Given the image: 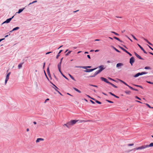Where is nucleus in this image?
Returning a JSON list of instances; mask_svg holds the SVG:
<instances>
[{
  "label": "nucleus",
  "mask_w": 153,
  "mask_h": 153,
  "mask_svg": "<svg viewBox=\"0 0 153 153\" xmlns=\"http://www.w3.org/2000/svg\"><path fill=\"white\" fill-rule=\"evenodd\" d=\"M109 84H110L112 86H113L114 87L116 88H117V86H116V85H114L113 84L110 82Z\"/></svg>",
  "instance_id": "bb28decb"
},
{
  "label": "nucleus",
  "mask_w": 153,
  "mask_h": 153,
  "mask_svg": "<svg viewBox=\"0 0 153 153\" xmlns=\"http://www.w3.org/2000/svg\"><path fill=\"white\" fill-rule=\"evenodd\" d=\"M87 57H88L89 59H91L90 56L89 55H87Z\"/></svg>",
  "instance_id": "bf43d9fd"
},
{
  "label": "nucleus",
  "mask_w": 153,
  "mask_h": 153,
  "mask_svg": "<svg viewBox=\"0 0 153 153\" xmlns=\"http://www.w3.org/2000/svg\"><path fill=\"white\" fill-rule=\"evenodd\" d=\"M59 94H60L61 95H62V94L61 93L58 91H57Z\"/></svg>",
  "instance_id": "69168bd1"
},
{
  "label": "nucleus",
  "mask_w": 153,
  "mask_h": 153,
  "mask_svg": "<svg viewBox=\"0 0 153 153\" xmlns=\"http://www.w3.org/2000/svg\"><path fill=\"white\" fill-rule=\"evenodd\" d=\"M134 53L135 55L136 56L137 58H139V59H143V58H141V57L140 55H138L137 53H136V52H135Z\"/></svg>",
  "instance_id": "9b49d317"
},
{
  "label": "nucleus",
  "mask_w": 153,
  "mask_h": 153,
  "mask_svg": "<svg viewBox=\"0 0 153 153\" xmlns=\"http://www.w3.org/2000/svg\"><path fill=\"white\" fill-rule=\"evenodd\" d=\"M11 73L10 72H9L6 75L5 81V84L6 85L7 82V81L9 79V76L10 74Z\"/></svg>",
  "instance_id": "20e7f679"
},
{
  "label": "nucleus",
  "mask_w": 153,
  "mask_h": 153,
  "mask_svg": "<svg viewBox=\"0 0 153 153\" xmlns=\"http://www.w3.org/2000/svg\"><path fill=\"white\" fill-rule=\"evenodd\" d=\"M24 8H23V9H19V10L18 13H21L22 12V11H23V10H24Z\"/></svg>",
  "instance_id": "4be33fe9"
},
{
  "label": "nucleus",
  "mask_w": 153,
  "mask_h": 153,
  "mask_svg": "<svg viewBox=\"0 0 153 153\" xmlns=\"http://www.w3.org/2000/svg\"><path fill=\"white\" fill-rule=\"evenodd\" d=\"M44 140V139L42 138H37L36 140V143H38L40 141H42Z\"/></svg>",
  "instance_id": "9d476101"
},
{
  "label": "nucleus",
  "mask_w": 153,
  "mask_h": 153,
  "mask_svg": "<svg viewBox=\"0 0 153 153\" xmlns=\"http://www.w3.org/2000/svg\"><path fill=\"white\" fill-rule=\"evenodd\" d=\"M147 82L148 83H149V84H153V82H151L150 81H147Z\"/></svg>",
  "instance_id": "c03bdc74"
},
{
  "label": "nucleus",
  "mask_w": 153,
  "mask_h": 153,
  "mask_svg": "<svg viewBox=\"0 0 153 153\" xmlns=\"http://www.w3.org/2000/svg\"><path fill=\"white\" fill-rule=\"evenodd\" d=\"M59 71L61 73V74L62 75V74H63L62 73V72L61 71V69H60L59 70Z\"/></svg>",
  "instance_id": "6e6d98bb"
},
{
  "label": "nucleus",
  "mask_w": 153,
  "mask_h": 153,
  "mask_svg": "<svg viewBox=\"0 0 153 153\" xmlns=\"http://www.w3.org/2000/svg\"><path fill=\"white\" fill-rule=\"evenodd\" d=\"M109 94H111V95H112V96H115V95H114V94L113 93H112L111 92H110L109 93Z\"/></svg>",
  "instance_id": "79ce46f5"
},
{
  "label": "nucleus",
  "mask_w": 153,
  "mask_h": 153,
  "mask_svg": "<svg viewBox=\"0 0 153 153\" xmlns=\"http://www.w3.org/2000/svg\"><path fill=\"white\" fill-rule=\"evenodd\" d=\"M62 76L65 78L67 80H68V79L65 76L64 74H62Z\"/></svg>",
  "instance_id": "a18cd8bd"
},
{
  "label": "nucleus",
  "mask_w": 153,
  "mask_h": 153,
  "mask_svg": "<svg viewBox=\"0 0 153 153\" xmlns=\"http://www.w3.org/2000/svg\"><path fill=\"white\" fill-rule=\"evenodd\" d=\"M124 52H126V53H128V52L127 51L126 49L125 50V51H124Z\"/></svg>",
  "instance_id": "338daca9"
},
{
  "label": "nucleus",
  "mask_w": 153,
  "mask_h": 153,
  "mask_svg": "<svg viewBox=\"0 0 153 153\" xmlns=\"http://www.w3.org/2000/svg\"><path fill=\"white\" fill-rule=\"evenodd\" d=\"M134 62V58L133 57H131L130 59V63L132 65L133 63Z\"/></svg>",
  "instance_id": "0eeeda50"
},
{
  "label": "nucleus",
  "mask_w": 153,
  "mask_h": 153,
  "mask_svg": "<svg viewBox=\"0 0 153 153\" xmlns=\"http://www.w3.org/2000/svg\"><path fill=\"white\" fill-rule=\"evenodd\" d=\"M149 48L153 51V49L149 45H148Z\"/></svg>",
  "instance_id": "4d7b16f0"
},
{
  "label": "nucleus",
  "mask_w": 153,
  "mask_h": 153,
  "mask_svg": "<svg viewBox=\"0 0 153 153\" xmlns=\"http://www.w3.org/2000/svg\"><path fill=\"white\" fill-rule=\"evenodd\" d=\"M67 127L68 128H69L70 127L72 126H73L71 121L67 123Z\"/></svg>",
  "instance_id": "ddd939ff"
},
{
  "label": "nucleus",
  "mask_w": 153,
  "mask_h": 153,
  "mask_svg": "<svg viewBox=\"0 0 153 153\" xmlns=\"http://www.w3.org/2000/svg\"><path fill=\"white\" fill-rule=\"evenodd\" d=\"M133 90H134V91H138V90L137 89H136L134 88H133Z\"/></svg>",
  "instance_id": "0e129e2a"
},
{
  "label": "nucleus",
  "mask_w": 153,
  "mask_h": 153,
  "mask_svg": "<svg viewBox=\"0 0 153 153\" xmlns=\"http://www.w3.org/2000/svg\"><path fill=\"white\" fill-rule=\"evenodd\" d=\"M52 52H48L47 53H46V54H49L51 53Z\"/></svg>",
  "instance_id": "e2e57ef3"
},
{
  "label": "nucleus",
  "mask_w": 153,
  "mask_h": 153,
  "mask_svg": "<svg viewBox=\"0 0 153 153\" xmlns=\"http://www.w3.org/2000/svg\"><path fill=\"white\" fill-rule=\"evenodd\" d=\"M97 68H96L92 69H87V70L84 71L86 72H89L93 71L94 70L96 69Z\"/></svg>",
  "instance_id": "423d86ee"
},
{
  "label": "nucleus",
  "mask_w": 153,
  "mask_h": 153,
  "mask_svg": "<svg viewBox=\"0 0 153 153\" xmlns=\"http://www.w3.org/2000/svg\"><path fill=\"white\" fill-rule=\"evenodd\" d=\"M135 98L136 99H138L139 100H141V99L140 98L138 97L137 96H135Z\"/></svg>",
  "instance_id": "37998d69"
},
{
  "label": "nucleus",
  "mask_w": 153,
  "mask_h": 153,
  "mask_svg": "<svg viewBox=\"0 0 153 153\" xmlns=\"http://www.w3.org/2000/svg\"><path fill=\"white\" fill-rule=\"evenodd\" d=\"M124 52H126V53H128V52L127 51L126 49L125 50V51H124Z\"/></svg>",
  "instance_id": "774afa93"
},
{
  "label": "nucleus",
  "mask_w": 153,
  "mask_h": 153,
  "mask_svg": "<svg viewBox=\"0 0 153 153\" xmlns=\"http://www.w3.org/2000/svg\"><path fill=\"white\" fill-rule=\"evenodd\" d=\"M142 38L148 43L149 42L147 39H145V38L143 37Z\"/></svg>",
  "instance_id": "c9c22d12"
},
{
  "label": "nucleus",
  "mask_w": 153,
  "mask_h": 153,
  "mask_svg": "<svg viewBox=\"0 0 153 153\" xmlns=\"http://www.w3.org/2000/svg\"><path fill=\"white\" fill-rule=\"evenodd\" d=\"M37 1H33V2H31V3H30L29 4H32L33 3H34L36 2H37Z\"/></svg>",
  "instance_id": "4c0bfd02"
},
{
  "label": "nucleus",
  "mask_w": 153,
  "mask_h": 153,
  "mask_svg": "<svg viewBox=\"0 0 153 153\" xmlns=\"http://www.w3.org/2000/svg\"><path fill=\"white\" fill-rule=\"evenodd\" d=\"M59 71L61 73V74L62 75V74H63L62 73V72L61 71V69H60L59 70Z\"/></svg>",
  "instance_id": "864d4df0"
},
{
  "label": "nucleus",
  "mask_w": 153,
  "mask_h": 153,
  "mask_svg": "<svg viewBox=\"0 0 153 153\" xmlns=\"http://www.w3.org/2000/svg\"><path fill=\"white\" fill-rule=\"evenodd\" d=\"M120 82H122L125 85H126L128 86V85L125 82H124L123 81H122V80H120Z\"/></svg>",
  "instance_id": "b1692460"
},
{
  "label": "nucleus",
  "mask_w": 153,
  "mask_h": 153,
  "mask_svg": "<svg viewBox=\"0 0 153 153\" xmlns=\"http://www.w3.org/2000/svg\"><path fill=\"white\" fill-rule=\"evenodd\" d=\"M91 121V120H87V121H85V120H82L81 122H90V121Z\"/></svg>",
  "instance_id": "ea45409f"
},
{
  "label": "nucleus",
  "mask_w": 153,
  "mask_h": 153,
  "mask_svg": "<svg viewBox=\"0 0 153 153\" xmlns=\"http://www.w3.org/2000/svg\"><path fill=\"white\" fill-rule=\"evenodd\" d=\"M45 62H44L43 63V68H44L45 67Z\"/></svg>",
  "instance_id": "052dcab7"
},
{
  "label": "nucleus",
  "mask_w": 153,
  "mask_h": 153,
  "mask_svg": "<svg viewBox=\"0 0 153 153\" xmlns=\"http://www.w3.org/2000/svg\"><path fill=\"white\" fill-rule=\"evenodd\" d=\"M131 36H132L133 38H134V39H135V40H137V39L135 37V36H134L133 35H132V34H131Z\"/></svg>",
  "instance_id": "72a5a7b5"
},
{
  "label": "nucleus",
  "mask_w": 153,
  "mask_h": 153,
  "mask_svg": "<svg viewBox=\"0 0 153 153\" xmlns=\"http://www.w3.org/2000/svg\"><path fill=\"white\" fill-rule=\"evenodd\" d=\"M14 16H13L12 17L7 19L6 20V21L4 22L3 23H7L10 22V21L13 18Z\"/></svg>",
  "instance_id": "6e6552de"
},
{
  "label": "nucleus",
  "mask_w": 153,
  "mask_h": 153,
  "mask_svg": "<svg viewBox=\"0 0 153 153\" xmlns=\"http://www.w3.org/2000/svg\"><path fill=\"white\" fill-rule=\"evenodd\" d=\"M114 39H115L117 40L120 41V42H122V41L120 40L119 38H117V37H116L115 36H114Z\"/></svg>",
  "instance_id": "f3484780"
},
{
  "label": "nucleus",
  "mask_w": 153,
  "mask_h": 153,
  "mask_svg": "<svg viewBox=\"0 0 153 153\" xmlns=\"http://www.w3.org/2000/svg\"><path fill=\"white\" fill-rule=\"evenodd\" d=\"M149 147H153V143H150L149 145Z\"/></svg>",
  "instance_id": "cd10ccee"
},
{
  "label": "nucleus",
  "mask_w": 153,
  "mask_h": 153,
  "mask_svg": "<svg viewBox=\"0 0 153 153\" xmlns=\"http://www.w3.org/2000/svg\"><path fill=\"white\" fill-rule=\"evenodd\" d=\"M100 79L102 81H104L107 83H108L109 84L110 83V82H108V81L107 79L106 78H105L101 77L100 78Z\"/></svg>",
  "instance_id": "39448f33"
},
{
  "label": "nucleus",
  "mask_w": 153,
  "mask_h": 153,
  "mask_svg": "<svg viewBox=\"0 0 153 153\" xmlns=\"http://www.w3.org/2000/svg\"><path fill=\"white\" fill-rule=\"evenodd\" d=\"M123 64L122 63H117L116 65V67L118 68H119V67H121L123 65Z\"/></svg>",
  "instance_id": "f8f14e48"
},
{
  "label": "nucleus",
  "mask_w": 153,
  "mask_h": 153,
  "mask_svg": "<svg viewBox=\"0 0 153 153\" xmlns=\"http://www.w3.org/2000/svg\"><path fill=\"white\" fill-rule=\"evenodd\" d=\"M134 144L133 143H131V144H128V146H133Z\"/></svg>",
  "instance_id": "e433bc0d"
},
{
  "label": "nucleus",
  "mask_w": 153,
  "mask_h": 153,
  "mask_svg": "<svg viewBox=\"0 0 153 153\" xmlns=\"http://www.w3.org/2000/svg\"><path fill=\"white\" fill-rule=\"evenodd\" d=\"M73 89L75 91H77L78 93H81V91H80L77 88H74Z\"/></svg>",
  "instance_id": "aec40b11"
},
{
  "label": "nucleus",
  "mask_w": 153,
  "mask_h": 153,
  "mask_svg": "<svg viewBox=\"0 0 153 153\" xmlns=\"http://www.w3.org/2000/svg\"><path fill=\"white\" fill-rule=\"evenodd\" d=\"M98 74H99L97 71H96L93 75L92 76H89L88 77H94Z\"/></svg>",
  "instance_id": "2eb2a0df"
},
{
  "label": "nucleus",
  "mask_w": 153,
  "mask_h": 153,
  "mask_svg": "<svg viewBox=\"0 0 153 153\" xmlns=\"http://www.w3.org/2000/svg\"><path fill=\"white\" fill-rule=\"evenodd\" d=\"M19 27H16L14 28L13 29V30L10 31V32H12V31H14V30H17L19 29Z\"/></svg>",
  "instance_id": "412c9836"
},
{
  "label": "nucleus",
  "mask_w": 153,
  "mask_h": 153,
  "mask_svg": "<svg viewBox=\"0 0 153 153\" xmlns=\"http://www.w3.org/2000/svg\"><path fill=\"white\" fill-rule=\"evenodd\" d=\"M71 79H73V80H74V81H76L75 79H74V77L72 76H71Z\"/></svg>",
  "instance_id": "49530a36"
},
{
  "label": "nucleus",
  "mask_w": 153,
  "mask_h": 153,
  "mask_svg": "<svg viewBox=\"0 0 153 153\" xmlns=\"http://www.w3.org/2000/svg\"><path fill=\"white\" fill-rule=\"evenodd\" d=\"M78 120H72L71 121L72 125L75 124L78 121Z\"/></svg>",
  "instance_id": "1a4fd4ad"
},
{
  "label": "nucleus",
  "mask_w": 153,
  "mask_h": 153,
  "mask_svg": "<svg viewBox=\"0 0 153 153\" xmlns=\"http://www.w3.org/2000/svg\"><path fill=\"white\" fill-rule=\"evenodd\" d=\"M23 63H21L20 64H19L18 66V68L19 69H20L22 67V65Z\"/></svg>",
  "instance_id": "6ab92c4d"
},
{
  "label": "nucleus",
  "mask_w": 153,
  "mask_h": 153,
  "mask_svg": "<svg viewBox=\"0 0 153 153\" xmlns=\"http://www.w3.org/2000/svg\"><path fill=\"white\" fill-rule=\"evenodd\" d=\"M98 68L99 70L97 71H96L98 73H100L103 69H104V65H101L98 67Z\"/></svg>",
  "instance_id": "f03ea898"
},
{
  "label": "nucleus",
  "mask_w": 153,
  "mask_h": 153,
  "mask_svg": "<svg viewBox=\"0 0 153 153\" xmlns=\"http://www.w3.org/2000/svg\"><path fill=\"white\" fill-rule=\"evenodd\" d=\"M146 105L149 108H153V107H151L150 105L148 104H147V103H146Z\"/></svg>",
  "instance_id": "473e14b6"
},
{
  "label": "nucleus",
  "mask_w": 153,
  "mask_h": 153,
  "mask_svg": "<svg viewBox=\"0 0 153 153\" xmlns=\"http://www.w3.org/2000/svg\"><path fill=\"white\" fill-rule=\"evenodd\" d=\"M59 71L61 73V74L62 75V74H63L62 73V72L61 71V69H60L59 70Z\"/></svg>",
  "instance_id": "603ef678"
},
{
  "label": "nucleus",
  "mask_w": 153,
  "mask_h": 153,
  "mask_svg": "<svg viewBox=\"0 0 153 153\" xmlns=\"http://www.w3.org/2000/svg\"><path fill=\"white\" fill-rule=\"evenodd\" d=\"M145 69H150V68L149 67H146L145 68Z\"/></svg>",
  "instance_id": "a19ab883"
},
{
  "label": "nucleus",
  "mask_w": 153,
  "mask_h": 153,
  "mask_svg": "<svg viewBox=\"0 0 153 153\" xmlns=\"http://www.w3.org/2000/svg\"><path fill=\"white\" fill-rule=\"evenodd\" d=\"M113 48L114 49V50H115L117 52H120V51H119L115 47H113Z\"/></svg>",
  "instance_id": "c85d7f7f"
},
{
  "label": "nucleus",
  "mask_w": 153,
  "mask_h": 153,
  "mask_svg": "<svg viewBox=\"0 0 153 153\" xmlns=\"http://www.w3.org/2000/svg\"><path fill=\"white\" fill-rule=\"evenodd\" d=\"M147 73V72H143L141 73H138L136 74L135 75H134V77H136L140 75H143V74H146Z\"/></svg>",
  "instance_id": "7ed1b4c3"
},
{
  "label": "nucleus",
  "mask_w": 153,
  "mask_h": 153,
  "mask_svg": "<svg viewBox=\"0 0 153 153\" xmlns=\"http://www.w3.org/2000/svg\"><path fill=\"white\" fill-rule=\"evenodd\" d=\"M120 48L122 50H123V51H125V50L124 48H123L121 47H120Z\"/></svg>",
  "instance_id": "de8ad7c7"
},
{
  "label": "nucleus",
  "mask_w": 153,
  "mask_h": 153,
  "mask_svg": "<svg viewBox=\"0 0 153 153\" xmlns=\"http://www.w3.org/2000/svg\"><path fill=\"white\" fill-rule=\"evenodd\" d=\"M90 85L96 87H97V85Z\"/></svg>",
  "instance_id": "8fccbe9b"
},
{
  "label": "nucleus",
  "mask_w": 153,
  "mask_h": 153,
  "mask_svg": "<svg viewBox=\"0 0 153 153\" xmlns=\"http://www.w3.org/2000/svg\"><path fill=\"white\" fill-rule=\"evenodd\" d=\"M71 51H68L66 54H65V55L66 56H68V55H69V54H70L71 53Z\"/></svg>",
  "instance_id": "f704fd0d"
},
{
  "label": "nucleus",
  "mask_w": 153,
  "mask_h": 153,
  "mask_svg": "<svg viewBox=\"0 0 153 153\" xmlns=\"http://www.w3.org/2000/svg\"><path fill=\"white\" fill-rule=\"evenodd\" d=\"M53 86H54V87H53L54 89L56 91H58L57 89H58V88L54 85H53Z\"/></svg>",
  "instance_id": "a878e982"
},
{
  "label": "nucleus",
  "mask_w": 153,
  "mask_h": 153,
  "mask_svg": "<svg viewBox=\"0 0 153 153\" xmlns=\"http://www.w3.org/2000/svg\"><path fill=\"white\" fill-rule=\"evenodd\" d=\"M47 73H48V75H49V74H50V72H49V67H48L47 68Z\"/></svg>",
  "instance_id": "c756f323"
},
{
  "label": "nucleus",
  "mask_w": 153,
  "mask_h": 153,
  "mask_svg": "<svg viewBox=\"0 0 153 153\" xmlns=\"http://www.w3.org/2000/svg\"><path fill=\"white\" fill-rule=\"evenodd\" d=\"M90 102L93 104H94L95 103V102L93 101H92V100H90Z\"/></svg>",
  "instance_id": "13d9d810"
},
{
  "label": "nucleus",
  "mask_w": 153,
  "mask_h": 153,
  "mask_svg": "<svg viewBox=\"0 0 153 153\" xmlns=\"http://www.w3.org/2000/svg\"><path fill=\"white\" fill-rule=\"evenodd\" d=\"M59 71L61 73V74L62 75V74H63L62 73V72L61 71V69H60L59 70Z\"/></svg>",
  "instance_id": "5fc2aeb1"
},
{
  "label": "nucleus",
  "mask_w": 153,
  "mask_h": 153,
  "mask_svg": "<svg viewBox=\"0 0 153 153\" xmlns=\"http://www.w3.org/2000/svg\"><path fill=\"white\" fill-rule=\"evenodd\" d=\"M139 46L140 48L142 50L144 53H147L145 51L144 49L139 44H137Z\"/></svg>",
  "instance_id": "4468645a"
},
{
  "label": "nucleus",
  "mask_w": 153,
  "mask_h": 153,
  "mask_svg": "<svg viewBox=\"0 0 153 153\" xmlns=\"http://www.w3.org/2000/svg\"><path fill=\"white\" fill-rule=\"evenodd\" d=\"M111 33H114L116 35H117V36H119V34H118L117 33H116L115 32L111 31Z\"/></svg>",
  "instance_id": "2f4dec72"
},
{
  "label": "nucleus",
  "mask_w": 153,
  "mask_h": 153,
  "mask_svg": "<svg viewBox=\"0 0 153 153\" xmlns=\"http://www.w3.org/2000/svg\"><path fill=\"white\" fill-rule=\"evenodd\" d=\"M128 87H129L131 89H132L133 90V88L132 87L129 86L128 85V86H127Z\"/></svg>",
  "instance_id": "09e8293b"
},
{
  "label": "nucleus",
  "mask_w": 153,
  "mask_h": 153,
  "mask_svg": "<svg viewBox=\"0 0 153 153\" xmlns=\"http://www.w3.org/2000/svg\"><path fill=\"white\" fill-rule=\"evenodd\" d=\"M62 51V50H60L59 53H58V55H57L56 56V59H58V57H59V56H60V55H59V54Z\"/></svg>",
  "instance_id": "a211bd4d"
},
{
  "label": "nucleus",
  "mask_w": 153,
  "mask_h": 153,
  "mask_svg": "<svg viewBox=\"0 0 153 153\" xmlns=\"http://www.w3.org/2000/svg\"><path fill=\"white\" fill-rule=\"evenodd\" d=\"M127 53L130 56H132V54L131 53H129V52H128Z\"/></svg>",
  "instance_id": "680f3d73"
},
{
  "label": "nucleus",
  "mask_w": 153,
  "mask_h": 153,
  "mask_svg": "<svg viewBox=\"0 0 153 153\" xmlns=\"http://www.w3.org/2000/svg\"><path fill=\"white\" fill-rule=\"evenodd\" d=\"M95 102L99 104H101V102L97 100H95Z\"/></svg>",
  "instance_id": "7c9ffc66"
},
{
  "label": "nucleus",
  "mask_w": 153,
  "mask_h": 153,
  "mask_svg": "<svg viewBox=\"0 0 153 153\" xmlns=\"http://www.w3.org/2000/svg\"><path fill=\"white\" fill-rule=\"evenodd\" d=\"M125 93H126V94H129L131 92L130 91H125Z\"/></svg>",
  "instance_id": "393cba45"
},
{
  "label": "nucleus",
  "mask_w": 153,
  "mask_h": 153,
  "mask_svg": "<svg viewBox=\"0 0 153 153\" xmlns=\"http://www.w3.org/2000/svg\"><path fill=\"white\" fill-rule=\"evenodd\" d=\"M49 100V98H47V99L45 100V103L46 102V101H48V100Z\"/></svg>",
  "instance_id": "3c124183"
},
{
  "label": "nucleus",
  "mask_w": 153,
  "mask_h": 153,
  "mask_svg": "<svg viewBox=\"0 0 153 153\" xmlns=\"http://www.w3.org/2000/svg\"><path fill=\"white\" fill-rule=\"evenodd\" d=\"M61 63L60 62L58 65V68L59 70L60 69H61Z\"/></svg>",
  "instance_id": "5701e85b"
},
{
  "label": "nucleus",
  "mask_w": 153,
  "mask_h": 153,
  "mask_svg": "<svg viewBox=\"0 0 153 153\" xmlns=\"http://www.w3.org/2000/svg\"><path fill=\"white\" fill-rule=\"evenodd\" d=\"M75 67L76 68H82L86 69V70H87V67H82V66H76Z\"/></svg>",
  "instance_id": "dca6fc26"
},
{
  "label": "nucleus",
  "mask_w": 153,
  "mask_h": 153,
  "mask_svg": "<svg viewBox=\"0 0 153 153\" xmlns=\"http://www.w3.org/2000/svg\"><path fill=\"white\" fill-rule=\"evenodd\" d=\"M106 101H107V102H109V103H113V102H112V101H111L110 100H106Z\"/></svg>",
  "instance_id": "58836bf2"
},
{
  "label": "nucleus",
  "mask_w": 153,
  "mask_h": 153,
  "mask_svg": "<svg viewBox=\"0 0 153 153\" xmlns=\"http://www.w3.org/2000/svg\"><path fill=\"white\" fill-rule=\"evenodd\" d=\"M149 147V145H144L142 146H141L139 147L138 148H135L134 149L135 150H142L143 149H145L146 148Z\"/></svg>",
  "instance_id": "f257e3e1"
}]
</instances>
